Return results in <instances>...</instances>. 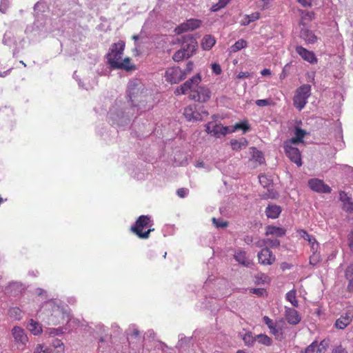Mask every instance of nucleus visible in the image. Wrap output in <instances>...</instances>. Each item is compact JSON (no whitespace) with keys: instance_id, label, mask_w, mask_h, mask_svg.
Returning <instances> with one entry per match:
<instances>
[{"instance_id":"nucleus-55","label":"nucleus","mask_w":353,"mask_h":353,"mask_svg":"<svg viewBox=\"0 0 353 353\" xmlns=\"http://www.w3.org/2000/svg\"><path fill=\"white\" fill-rule=\"evenodd\" d=\"M46 8V4L44 2L39 1L34 5V10L38 14L39 12H45Z\"/></svg>"},{"instance_id":"nucleus-3","label":"nucleus","mask_w":353,"mask_h":353,"mask_svg":"<svg viewBox=\"0 0 353 353\" xmlns=\"http://www.w3.org/2000/svg\"><path fill=\"white\" fill-rule=\"evenodd\" d=\"M44 307L49 311L48 315L50 323L57 325L65 321L68 322L70 315V308L63 302L51 299L45 303Z\"/></svg>"},{"instance_id":"nucleus-18","label":"nucleus","mask_w":353,"mask_h":353,"mask_svg":"<svg viewBox=\"0 0 353 353\" xmlns=\"http://www.w3.org/2000/svg\"><path fill=\"white\" fill-rule=\"evenodd\" d=\"M296 52L304 61L310 63L314 64L317 62V58L315 54L301 46H297L296 47Z\"/></svg>"},{"instance_id":"nucleus-42","label":"nucleus","mask_w":353,"mask_h":353,"mask_svg":"<svg viewBox=\"0 0 353 353\" xmlns=\"http://www.w3.org/2000/svg\"><path fill=\"white\" fill-rule=\"evenodd\" d=\"M42 22H40L39 19H37L34 23L32 25L34 26V37H40L43 34L45 31L41 28Z\"/></svg>"},{"instance_id":"nucleus-12","label":"nucleus","mask_w":353,"mask_h":353,"mask_svg":"<svg viewBox=\"0 0 353 353\" xmlns=\"http://www.w3.org/2000/svg\"><path fill=\"white\" fill-rule=\"evenodd\" d=\"M202 23V21L196 19H190L186 21L181 23L174 29L176 34H181L188 31H192L199 28Z\"/></svg>"},{"instance_id":"nucleus-33","label":"nucleus","mask_w":353,"mask_h":353,"mask_svg":"<svg viewBox=\"0 0 353 353\" xmlns=\"http://www.w3.org/2000/svg\"><path fill=\"white\" fill-rule=\"evenodd\" d=\"M65 327H52L48 328L45 331V335H48L49 337L54 338L56 336L62 335L66 332Z\"/></svg>"},{"instance_id":"nucleus-63","label":"nucleus","mask_w":353,"mask_h":353,"mask_svg":"<svg viewBox=\"0 0 353 353\" xmlns=\"http://www.w3.org/2000/svg\"><path fill=\"white\" fill-rule=\"evenodd\" d=\"M316 347H317V341H314L305 348V353H314Z\"/></svg>"},{"instance_id":"nucleus-48","label":"nucleus","mask_w":353,"mask_h":353,"mask_svg":"<svg viewBox=\"0 0 353 353\" xmlns=\"http://www.w3.org/2000/svg\"><path fill=\"white\" fill-rule=\"evenodd\" d=\"M297 232L299 233V236L302 239H303L304 240L308 241L309 243L316 239L315 237L313 235L310 234L305 230H298Z\"/></svg>"},{"instance_id":"nucleus-51","label":"nucleus","mask_w":353,"mask_h":353,"mask_svg":"<svg viewBox=\"0 0 353 353\" xmlns=\"http://www.w3.org/2000/svg\"><path fill=\"white\" fill-rule=\"evenodd\" d=\"M259 180L261 185L264 188H268L272 183V179L265 174H261L259 176Z\"/></svg>"},{"instance_id":"nucleus-34","label":"nucleus","mask_w":353,"mask_h":353,"mask_svg":"<svg viewBox=\"0 0 353 353\" xmlns=\"http://www.w3.org/2000/svg\"><path fill=\"white\" fill-rule=\"evenodd\" d=\"M50 345L56 350L57 353H62L64 352L65 345L62 341L57 338H52L50 341Z\"/></svg>"},{"instance_id":"nucleus-13","label":"nucleus","mask_w":353,"mask_h":353,"mask_svg":"<svg viewBox=\"0 0 353 353\" xmlns=\"http://www.w3.org/2000/svg\"><path fill=\"white\" fill-rule=\"evenodd\" d=\"M2 42L4 45L10 47L15 46L13 50V56H15V54L19 52L21 48H23L22 43L24 42V39H21L18 43L14 34L11 31H6L3 35Z\"/></svg>"},{"instance_id":"nucleus-37","label":"nucleus","mask_w":353,"mask_h":353,"mask_svg":"<svg viewBox=\"0 0 353 353\" xmlns=\"http://www.w3.org/2000/svg\"><path fill=\"white\" fill-rule=\"evenodd\" d=\"M242 340L247 346H252L256 341V336H254L251 332H246L242 335Z\"/></svg>"},{"instance_id":"nucleus-27","label":"nucleus","mask_w":353,"mask_h":353,"mask_svg":"<svg viewBox=\"0 0 353 353\" xmlns=\"http://www.w3.org/2000/svg\"><path fill=\"white\" fill-rule=\"evenodd\" d=\"M230 143L232 150L239 151L248 146V141L245 137H241L238 140L234 139H231Z\"/></svg>"},{"instance_id":"nucleus-58","label":"nucleus","mask_w":353,"mask_h":353,"mask_svg":"<svg viewBox=\"0 0 353 353\" xmlns=\"http://www.w3.org/2000/svg\"><path fill=\"white\" fill-rule=\"evenodd\" d=\"M327 346H328V341H327L326 339L321 341V343H319V345H317L316 353L323 352L326 350Z\"/></svg>"},{"instance_id":"nucleus-10","label":"nucleus","mask_w":353,"mask_h":353,"mask_svg":"<svg viewBox=\"0 0 353 353\" xmlns=\"http://www.w3.org/2000/svg\"><path fill=\"white\" fill-rule=\"evenodd\" d=\"M195 90L192 91L189 98L194 101L205 103L211 97V91L207 86H197Z\"/></svg>"},{"instance_id":"nucleus-8","label":"nucleus","mask_w":353,"mask_h":353,"mask_svg":"<svg viewBox=\"0 0 353 353\" xmlns=\"http://www.w3.org/2000/svg\"><path fill=\"white\" fill-rule=\"evenodd\" d=\"M143 85L139 79H132L128 83V96L129 97L128 101H132L134 103V101H138L139 97H142L141 95L143 94Z\"/></svg>"},{"instance_id":"nucleus-14","label":"nucleus","mask_w":353,"mask_h":353,"mask_svg":"<svg viewBox=\"0 0 353 353\" xmlns=\"http://www.w3.org/2000/svg\"><path fill=\"white\" fill-rule=\"evenodd\" d=\"M12 334L15 343L18 345V348H23L28 341L24 330L19 326H14L12 330Z\"/></svg>"},{"instance_id":"nucleus-35","label":"nucleus","mask_w":353,"mask_h":353,"mask_svg":"<svg viewBox=\"0 0 353 353\" xmlns=\"http://www.w3.org/2000/svg\"><path fill=\"white\" fill-rule=\"evenodd\" d=\"M345 277L349 281L347 289L350 292H353V263L346 269Z\"/></svg>"},{"instance_id":"nucleus-36","label":"nucleus","mask_w":353,"mask_h":353,"mask_svg":"<svg viewBox=\"0 0 353 353\" xmlns=\"http://www.w3.org/2000/svg\"><path fill=\"white\" fill-rule=\"evenodd\" d=\"M248 43L245 39H241L236 41L231 47L230 51L232 52H236L243 48H246Z\"/></svg>"},{"instance_id":"nucleus-31","label":"nucleus","mask_w":353,"mask_h":353,"mask_svg":"<svg viewBox=\"0 0 353 353\" xmlns=\"http://www.w3.org/2000/svg\"><path fill=\"white\" fill-rule=\"evenodd\" d=\"M216 40L212 35H205L203 37L201 46L203 50H210L215 44Z\"/></svg>"},{"instance_id":"nucleus-22","label":"nucleus","mask_w":353,"mask_h":353,"mask_svg":"<svg viewBox=\"0 0 353 353\" xmlns=\"http://www.w3.org/2000/svg\"><path fill=\"white\" fill-rule=\"evenodd\" d=\"M282 212V208L280 205L270 203H269L265 210V215L268 219H277Z\"/></svg>"},{"instance_id":"nucleus-61","label":"nucleus","mask_w":353,"mask_h":353,"mask_svg":"<svg viewBox=\"0 0 353 353\" xmlns=\"http://www.w3.org/2000/svg\"><path fill=\"white\" fill-rule=\"evenodd\" d=\"M81 327H83V330L86 332H88L90 334H94V328L91 323H82Z\"/></svg>"},{"instance_id":"nucleus-62","label":"nucleus","mask_w":353,"mask_h":353,"mask_svg":"<svg viewBox=\"0 0 353 353\" xmlns=\"http://www.w3.org/2000/svg\"><path fill=\"white\" fill-rule=\"evenodd\" d=\"M189 194V190L188 188H181L176 190V195L180 198H185Z\"/></svg>"},{"instance_id":"nucleus-25","label":"nucleus","mask_w":353,"mask_h":353,"mask_svg":"<svg viewBox=\"0 0 353 353\" xmlns=\"http://www.w3.org/2000/svg\"><path fill=\"white\" fill-rule=\"evenodd\" d=\"M285 232L286 231L283 228L270 225L266 226L265 234L266 236L272 235L281 237L285 234Z\"/></svg>"},{"instance_id":"nucleus-11","label":"nucleus","mask_w":353,"mask_h":353,"mask_svg":"<svg viewBox=\"0 0 353 353\" xmlns=\"http://www.w3.org/2000/svg\"><path fill=\"white\" fill-rule=\"evenodd\" d=\"M195 50L194 41H191L190 43H183L181 49L177 50L172 56L174 61L179 62L184 59L189 58L193 54Z\"/></svg>"},{"instance_id":"nucleus-6","label":"nucleus","mask_w":353,"mask_h":353,"mask_svg":"<svg viewBox=\"0 0 353 353\" xmlns=\"http://www.w3.org/2000/svg\"><path fill=\"white\" fill-rule=\"evenodd\" d=\"M152 220L149 215L139 216L134 223L130 227V230L137 236L138 238L147 236L148 233H143V230L148 225H152Z\"/></svg>"},{"instance_id":"nucleus-30","label":"nucleus","mask_w":353,"mask_h":353,"mask_svg":"<svg viewBox=\"0 0 353 353\" xmlns=\"http://www.w3.org/2000/svg\"><path fill=\"white\" fill-rule=\"evenodd\" d=\"M261 17L259 12H253L250 14H245L240 21V24L243 26L249 25L250 23L258 20Z\"/></svg>"},{"instance_id":"nucleus-29","label":"nucleus","mask_w":353,"mask_h":353,"mask_svg":"<svg viewBox=\"0 0 353 353\" xmlns=\"http://www.w3.org/2000/svg\"><path fill=\"white\" fill-rule=\"evenodd\" d=\"M251 128L247 120L236 123L231 126V131L235 132L237 130H242L243 134L250 131Z\"/></svg>"},{"instance_id":"nucleus-44","label":"nucleus","mask_w":353,"mask_h":353,"mask_svg":"<svg viewBox=\"0 0 353 353\" xmlns=\"http://www.w3.org/2000/svg\"><path fill=\"white\" fill-rule=\"evenodd\" d=\"M228 3V0H219L217 3L213 4L210 8V11L216 12L223 8Z\"/></svg>"},{"instance_id":"nucleus-7","label":"nucleus","mask_w":353,"mask_h":353,"mask_svg":"<svg viewBox=\"0 0 353 353\" xmlns=\"http://www.w3.org/2000/svg\"><path fill=\"white\" fill-rule=\"evenodd\" d=\"M26 285L21 281H12L4 288V294L9 298H19L25 292Z\"/></svg>"},{"instance_id":"nucleus-50","label":"nucleus","mask_w":353,"mask_h":353,"mask_svg":"<svg viewBox=\"0 0 353 353\" xmlns=\"http://www.w3.org/2000/svg\"><path fill=\"white\" fill-rule=\"evenodd\" d=\"M350 323L348 321L345 319V318H343L341 316L339 319H338L334 324V326L339 329V330H343L345 329Z\"/></svg>"},{"instance_id":"nucleus-23","label":"nucleus","mask_w":353,"mask_h":353,"mask_svg":"<svg viewBox=\"0 0 353 353\" xmlns=\"http://www.w3.org/2000/svg\"><path fill=\"white\" fill-rule=\"evenodd\" d=\"M234 259L239 264L248 268L251 265V261L247 257V253L242 250H236L234 254Z\"/></svg>"},{"instance_id":"nucleus-4","label":"nucleus","mask_w":353,"mask_h":353,"mask_svg":"<svg viewBox=\"0 0 353 353\" xmlns=\"http://www.w3.org/2000/svg\"><path fill=\"white\" fill-rule=\"evenodd\" d=\"M311 95V85L310 84H303L296 90L293 98L294 107L301 111L307 103V99Z\"/></svg>"},{"instance_id":"nucleus-59","label":"nucleus","mask_w":353,"mask_h":353,"mask_svg":"<svg viewBox=\"0 0 353 353\" xmlns=\"http://www.w3.org/2000/svg\"><path fill=\"white\" fill-rule=\"evenodd\" d=\"M265 243L272 248H278L280 246V241L277 239H267L265 240Z\"/></svg>"},{"instance_id":"nucleus-24","label":"nucleus","mask_w":353,"mask_h":353,"mask_svg":"<svg viewBox=\"0 0 353 353\" xmlns=\"http://www.w3.org/2000/svg\"><path fill=\"white\" fill-rule=\"evenodd\" d=\"M117 70H123L127 72H131L136 69V65L131 62V59L125 57L124 59H121L118 64L114 63Z\"/></svg>"},{"instance_id":"nucleus-40","label":"nucleus","mask_w":353,"mask_h":353,"mask_svg":"<svg viewBox=\"0 0 353 353\" xmlns=\"http://www.w3.org/2000/svg\"><path fill=\"white\" fill-rule=\"evenodd\" d=\"M205 132L218 138V126L212 122H208L205 125Z\"/></svg>"},{"instance_id":"nucleus-52","label":"nucleus","mask_w":353,"mask_h":353,"mask_svg":"<svg viewBox=\"0 0 353 353\" xmlns=\"http://www.w3.org/2000/svg\"><path fill=\"white\" fill-rule=\"evenodd\" d=\"M191 340L192 337H186L183 334H179V339L176 347H182L184 345H188Z\"/></svg>"},{"instance_id":"nucleus-54","label":"nucleus","mask_w":353,"mask_h":353,"mask_svg":"<svg viewBox=\"0 0 353 353\" xmlns=\"http://www.w3.org/2000/svg\"><path fill=\"white\" fill-rule=\"evenodd\" d=\"M341 316L345 318L348 323H350V322L353 319V306H349L347 308L345 313L344 314H342Z\"/></svg>"},{"instance_id":"nucleus-19","label":"nucleus","mask_w":353,"mask_h":353,"mask_svg":"<svg viewBox=\"0 0 353 353\" xmlns=\"http://www.w3.org/2000/svg\"><path fill=\"white\" fill-rule=\"evenodd\" d=\"M285 317L290 325H296L301 320V317L295 309L288 307H285Z\"/></svg>"},{"instance_id":"nucleus-26","label":"nucleus","mask_w":353,"mask_h":353,"mask_svg":"<svg viewBox=\"0 0 353 353\" xmlns=\"http://www.w3.org/2000/svg\"><path fill=\"white\" fill-rule=\"evenodd\" d=\"M27 329L34 335L38 336L43 332L42 325L38 321L31 319L27 323Z\"/></svg>"},{"instance_id":"nucleus-43","label":"nucleus","mask_w":353,"mask_h":353,"mask_svg":"<svg viewBox=\"0 0 353 353\" xmlns=\"http://www.w3.org/2000/svg\"><path fill=\"white\" fill-rule=\"evenodd\" d=\"M252 159L261 164L264 162V157L262 152L258 150L256 148H253V152L252 155Z\"/></svg>"},{"instance_id":"nucleus-57","label":"nucleus","mask_w":353,"mask_h":353,"mask_svg":"<svg viewBox=\"0 0 353 353\" xmlns=\"http://www.w3.org/2000/svg\"><path fill=\"white\" fill-rule=\"evenodd\" d=\"M300 143L301 142L299 140H298L296 137L294 136L291 139L285 141L283 142V147L294 146V145H296Z\"/></svg>"},{"instance_id":"nucleus-41","label":"nucleus","mask_w":353,"mask_h":353,"mask_svg":"<svg viewBox=\"0 0 353 353\" xmlns=\"http://www.w3.org/2000/svg\"><path fill=\"white\" fill-rule=\"evenodd\" d=\"M196 105H190L186 107L184 110V116L187 121L194 122V111L195 110Z\"/></svg>"},{"instance_id":"nucleus-56","label":"nucleus","mask_w":353,"mask_h":353,"mask_svg":"<svg viewBox=\"0 0 353 353\" xmlns=\"http://www.w3.org/2000/svg\"><path fill=\"white\" fill-rule=\"evenodd\" d=\"M139 170V172H137L135 170H133L130 174L137 179V180H143L145 178V173L142 172L139 168H137Z\"/></svg>"},{"instance_id":"nucleus-32","label":"nucleus","mask_w":353,"mask_h":353,"mask_svg":"<svg viewBox=\"0 0 353 353\" xmlns=\"http://www.w3.org/2000/svg\"><path fill=\"white\" fill-rule=\"evenodd\" d=\"M263 322L268 326L270 330V333L274 336H278L279 331L276 327L275 323L268 316H264L263 317Z\"/></svg>"},{"instance_id":"nucleus-47","label":"nucleus","mask_w":353,"mask_h":353,"mask_svg":"<svg viewBox=\"0 0 353 353\" xmlns=\"http://www.w3.org/2000/svg\"><path fill=\"white\" fill-rule=\"evenodd\" d=\"M8 314L11 318L19 320L21 317V310L17 307H11L8 311Z\"/></svg>"},{"instance_id":"nucleus-49","label":"nucleus","mask_w":353,"mask_h":353,"mask_svg":"<svg viewBox=\"0 0 353 353\" xmlns=\"http://www.w3.org/2000/svg\"><path fill=\"white\" fill-rule=\"evenodd\" d=\"M212 221L216 228H224L228 225V222L221 218L216 219L213 217Z\"/></svg>"},{"instance_id":"nucleus-64","label":"nucleus","mask_w":353,"mask_h":353,"mask_svg":"<svg viewBox=\"0 0 353 353\" xmlns=\"http://www.w3.org/2000/svg\"><path fill=\"white\" fill-rule=\"evenodd\" d=\"M347 242L349 248L353 254V230L350 231L349 234L347 235Z\"/></svg>"},{"instance_id":"nucleus-1","label":"nucleus","mask_w":353,"mask_h":353,"mask_svg":"<svg viewBox=\"0 0 353 353\" xmlns=\"http://www.w3.org/2000/svg\"><path fill=\"white\" fill-rule=\"evenodd\" d=\"M134 115V108L130 106V102L116 101L108 112L109 122L118 130H124L130 127Z\"/></svg>"},{"instance_id":"nucleus-17","label":"nucleus","mask_w":353,"mask_h":353,"mask_svg":"<svg viewBox=\"0 0 353 353\" xmlns=\"http://www.w3.org/2000/svg\"><path fill=\"white\" fill-rule=\"evenodd\" d=\"M258 259L262 265H272L275 261V256L269 248H265L258 253Z\"/></svg>"},{"instance_id":"nucleus-20","label":"nucleus","mask_w":353,"mask_h":353,"mask_svg":"<svg viewBox=\"0 0 353 353\" xmlns=\"http://www.w3.org/2000/svg\"><path fill=\"white\" fill-rule=\"evenodd\" d=\"M201 81V77L199 73L195 74L192 78L187 80L180 86L182 92H187L188 90L193 91L194 87H197Z\"/></svg>"},{"instance_id":"nucleus-60","label":"nucleus","mask_w":353,"mask_h":353,"mask_svg":"<svg viewBox=\"0 0 353 353\" xmlns=\"http://www.w3.org/2000/svg\"><path fill=\"white\" fill-rule=\"evenodd\" d=\"M321 261V256L319 253L312 254L310 257V263L312 265H316Z\"/></svg>"},{"instance_id":"nucleus-39","label":"nucleus","mask_w":353,"mask_h":353,"mask_svg":"<svg viewBox=\"0 0 353 353\" xmlns=\"http://www.w3.org/2000/svg\"><path fill=\"white\" fill-rule=\"evenodd\" d=\"M296 292L295 290H292L289 291L286 295L285 299L288 301L290 302L291 304L295 307H297L299 306V303L296 299Z\"/></svg>"},{"instance_id":"nucleus-53","label":"nucleus","mask_w":353,"mask_h":353,"mask_svg":"<svg viewBox=\"0 0 353 353\" xmlns=\"http://www.w3.org/2000/svg\"><path fill=\"white\" fill-rule=\"evenodd\" d=\"M343 210L347 213H353V201L350 198L348 201L343 203Z\"/></svg>"},{"instance_id":"nucleus-5","label":"nucleus","mask_w":353,"mask_h":353,"mask_svg":"<svg viewBox=\"0 0 353 353\" xmlns=\"http://www.w3.org/2000/svg\"><path fill=\"white\" fill-rule=\"evenodd\" d=\"M125 49V42L119 41L113 43L109 49V52L106 55L107 62L112 69H114L116 66L114 63L118 64L121 60V56Z\"/></svg>"},{"instance_id":"nucleus-45","label":"nucleus","mask_w":353,"mask_h":353,"mask_svg":"<svg viewBox=\"0 0 353 353\" xmlns=\"http://www.w3.org/2000/svg\"><path fill=\"white\" fill-rule=\"evenodd\" d=\"M294 134L296 139L303 143V138L308 133L305 130H303L300 127L296 126L294 129Z\"/></svg>"},{"instance_id":"nucleus-9","label":"nucleus","mask_w":353,"mask_h":353,"mask_svg":"<svg viewBox=\"0 0 353 353\" xmlns=\"http://www.w3.org/2000/svg\"><path fill=\"white\" fill-rule=\"evenodd\" d=\"M185 71H183V70L177 66L168 68L165 73V81L171 84L179 83L180 81L185 79Z\"/></svg>"},{"instance_id":"nucleus-2","label":"nucleus","mask_w":353,"mask_h":353,"mask_svg":"<svg viewBox=\"0 0 353 353\" xmlns=\"http://www.w3.org/2000/svg\"><path fill=\"white\" fill-rule=\"evenodd\" d=\"M230 287V283L225 279L210 275L203 284L202 294L205 296L219 299L231 294Z\"/></svg>"},{"instance_id":"nucleus-15","label":"nucleus","mask_w":353,"mask_h":353,"mask_svg":"<svg viewBox=\"0 0 353 353\" xmlns=\"http://www.w3.org/2000/svg\"><path fill=\"white\" fill-rule=\"evenodd\" d=\"M309 187L318 193L329 194L331 192V188L325 184L323 180L319 179H311L308 181Z\"/></svg>"},{"instance_id":"nucleus-28","label":"nucleus","mask_w":353,"mask_h":353,"mask_svg":"<svg viewBox=\"0 0 353 353\" xmlns=\"http://www.w3.org/2000/svg\"><path fill=\"white\" fill-rule=\"evenodd\" d=\"M300 36L307 43H314L317 40V37L314 33L307 28H303L301 30Z\"/></svg>"},{"instance_id":"nucleus-38","label":"nucleus","mask_w":353,"mask_h":353,"mask_svg":"<svg viewBox=\"0 0 353 353\" xmlns=\"http://www.w3.org/2000/svg\"><path fill=\"white\" fill-rule=\"evenodd\" d=\"M256 341H257L259 343L266 346H270L272 343V339L264 334H260L256 335Z\"/></svg>"},{"instance_id":"nucleus-21","label":"nucleus","mask_w":353,"mask_h":353,"mask_svg":"<svg viewBox=\"0 0 353 353\" xmlns=\"http://www.w3.org/2000/svg\"><path fill=\"white\" fill-rule=\"evenodd\" d=\"M130 102V106L134 108V112L140 111L141 112L149 110L152 108L153 105L151 101L148 102L147 99H143L142 98L132 103V101Z\"/></svg>"},{"instance_id":"nucleus-16","label":"nucleus","mask_w":353,"mask_h":353,"mask_svg":"<svg viewBox=\"0 0 353 353\" xmlns=\"http://www.w3.org/2000/svg\"><path fill=\"white\" fill-rule=\"evenodd\" d=\"M283 149L286 156L292 162L294 163L298 167L303 165L301 152L296 147H283Z\"/></svg>"},{"instance_id":"nucleus-46","label":"nucleus","mask_w":353,"mask_h":353,"mask_svg":"<svg viewBox=\"0 0 353 353\" xmlns=\"http://www.w3.org/2000/svg\"><path fill=\"white\" fill-rule=\"evenodd\" d=\"M216 125L218 126V137H220V135L225 136L234 132L231 131V126H223L220 124H216Z\"/></svg>"}]
</instances>
